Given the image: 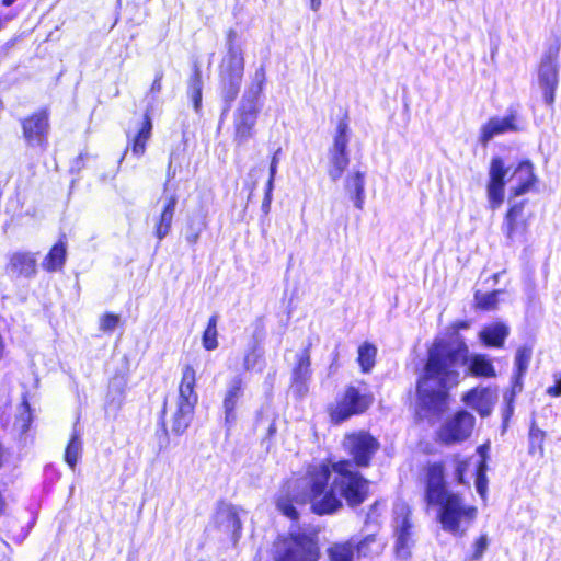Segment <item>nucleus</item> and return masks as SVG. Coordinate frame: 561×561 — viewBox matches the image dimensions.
Returning <instances> with one entry per match:
<instances>
[{
	"label": "nucleus",
	"instance_id": "f257e3e1",
	"mask_svg": "<svg viewBox=\"0 0 561 561\" xmlns=\"http://www.w3.org/2000/svg\"><path fill=\"white\" fill-rule=\"evenodd\" d=\"M306 480V485L298 481H284L275 497L277 511L291 522L299 520L298 507L308 503L314 515L330 516L343 508V501L350 508H356L370 496V481L359 469L352 468L346 458L309 465Z\"/></svg>",
	"mask_w": 561,
	"mask_h": 561
},
{
	"label": "nucleus",
	"instance_id": "f03ea898",
	"mask_svg": "<svg viewBox=\"0 0 561 561\" xmlns=\"http://www.w3.org/2000/svg\"><path fill=\"white\" fill-rule=\"evenodd\" d=\"M467 363L468 376L484 379L497 376L493 360L486 354L479 353L469 357V347L463 339L459 337L455 342L434 341L417 374L414 390L405 394L417 419H440L449 410L451 391L460 382L458 367Z\"/></svg>",
	"mask_w": 561,
	"mask_h": 561
},
{
	"label": "nucleus",
	"instance_id": "7ed1b4c3",
	"mask_svg": "<svg viewBox=\"0 0 561 561\" xmlns=\"http://www.w3.org/2000/svg\"><path fill=\"white\" fill-rule=\"evenodd\" d=\"M423 501L435 511L442 529L456 537L465 536L478 517V507L467 504L461 493L450 490L443 460L427 461L422 469Z\"/></svg>",
	"mask_w": 561,
	"mask_h": 561
},
{
	"label": "nucleus",
	"instance_id": "20e7f679",
	"mask_svg": "<svg viewBox=\"0 0 561 561\" xmlns=\"http://www.w3.org/2000/svg\"><path fill=\"white\" fill-rule=\"evenodd\" d=\"M196 387L197 373L192 364H185L178 385L175 410L171 415V433L175 436H182L193 422L198 404Z\"/></svg>",
	"mask_w": 561,
	"mask_h": 561
},
{
	"label": "nucleus",
	"instance_id": "39448f33",
	"mask_svg": "<svg viewBox=\"0 0 561 561\" xmlns=\"http://www.w3.org/2000/svg\"><path fill=\"white\" fill-rule=\"evenodd\" d=\"M244 71L243 49L237 41V33L229 31L227 35V54L219 67L221 95L229 105L237 98Z\"/></svg>",
	"mask_w": 561,
	"mask_h": 561
},
{
	"label": "nucleus",
	"instance_id": "423d86ee",
	"mask_svg": "<svg viewBox=\"0 0 561 561\" xmlns=\"http://www.w3.org/2000/svg\"><path fill=\"white\" fill-rule=\"evenodd\" d=\"M374 402L373 392L362 391L359 387L350 383L327 407V414L332 424L340 425L354 416L367 413Z\"/></svg>",
	"mask_w": 561,
	"mask_h": 561
},
{
	"label": "nucleus",
	"instance_id": "0eeeda50",
	"mask_svg": "<svg viewBox=\"0 0 561 561\" xmlns=\"http://www.w3.org/2000/svg\"><path fill=\"white\" fill-rule=\"evenodd\" d=\"M321 550L317 533L291 531L279 541L275 561H319Z\"/></svg>",
	"mask_w": 561,
	"mask_h": 561
},
{
	"label": "nucleus",
	"instance_id": "6e6552de",
	"mask_svg": "<svg viewBox=\"0 0 561 561\" xmlns=\"http://www.w3.org/2000/svg\"><path fill=\"white\" fill-rule=\"evenodd\" d=\"M342 446L355 469L369 468L381 447L379 439L366 430L346 433Z\"/></svg>",
	"mask_w": 561,
	"mask_h": 561
},
{
	"label": "nucleus",
	"instance_id": "1a4fd4ad",
	"mask_svg": "<svg viewBox=\"0 0 561 561\" xmlns=\"http://www.w3.org/2000/svg\"><path fill=\"white\" fill-rule=\"evenodd\" d=\"M474 428V415L466 409L456 410L437 430L436 442L446 447L461 444L472 436Z\"/></svg>",
	"mask_w": 561,
	"mask_h": 561
},
{
	"label": "nucleus",
	"instance_id": "9d476101",
	"mask_svg": "<svg viewBox=\"0 0 561 561\" xmlns=\"http://www.w3.org/2000/svg\"><path fill=\"white\" fill-rule=\"evenodd\" d=\"M528 204V199L510 201L502 222V231L507 240L515 241L526 236L534 217Z\"/></svg>",
	"mask_w": 561,
	"mask_h": 561
},
{
	"label": "nucleus",
	"instance_id": "9b49d317",
	"mask_svg": "<svg viewBox=\"0 0 561 561\" xmlns=\"http://www.w3.org/2000/svg\"><path fill=\"white\" fill-rule=\"evenodd\" d=\"M559 48L549 49L540 60L537 71V84L542 93L543 101L551 106L554 102L556 90L559 84Z\"/></svg>",
	"mask_w": 561,
	"mask_h": 561
},
{
	"label": "nucleus",
	"instance_id": "f8f14e48",
	"mask_svg": "<svg viewBox=\"0 0 561 561\" xmlns=\"http://www.w3.org/2000/svg\"><path fill=\"white\" fill-rule=\"evenodd\" d=\"M507 169L500 157L492 158L489 167V180L486 183V196L489 207L493 210L500 208L505 199V183Z\"/></svg>",
	"mask_w": 561,
	"mask_h": 561
},
{
	"label": "nucleus",
	"instance_id": "ddd939ff",
	"mask_svg": "<svg viewBox=\"0 0 561 561\" xmlns=\"http://www.w3.org/2000/svg\"><path fill=\"white\" fill-rule=\"evenodd\" d=\"M510 181L514 182V185L510 188L508 201L535 191L538 178L533 163L528 160L518 162L510 174Z\"/></svg>",
	"mask_w": 561,
	"mask_h": 561
},
{
	"label": "nucleus",
	"instance_id": "4468645a",
	"mask_svg": "<svg viewBox=\"0 0 561 561\" xmlns=\"http://www.w3.org/2000/svg\"><path fill=\"white\" fill-rule=\"evenodd\" d=\"M350 164L346 142H334L328 152L327 173L331 181L336 182Z\"/></svg>",
	"mask_w": 561,
	"mask_h": 561
},
{
	"label": "nucleus",
	"instance_id": "2eb2a0df",
	"mask_svg": "<svg viewBox=\"0 0 561 561\" xmlns=\"http://www.w3.org/2000/svg\"><path fill=\"white\" fill-rule=\"evenodd\" d=\"M365 182L366 172L359 170H354L353 172L348 173L343 181V188L347 198L358 210L364 208Z\"/></svg>",
	"mask_w": 561,
	"mask_h": 561
},
{
	"label": "nucleus",
	"instance_id": "dca6fc26",
	"mask_svg": "<svg viewBox=\"0 0 561 561\" xmlns=\"http://www.w3.org/2000/svg\"><path fill=\"white\" fill-rule=\"evenodd\" d=\"M311 376V343H309L296 357L291 370V385L299 390H306L307 382L310 380Z\"/></svg>",
	"mask_w": 561,
	"mask_h": 561
},
{
	"label": "nucleus",
	"instance_id": "f3484780",
	"mask_svg": "<svg viewBox=\"0 0 561 561\" xmlns=\"http://www.w3.org/2000/svg\"><path fill=\"white\" fill-rule=\"evenodd\" d=\"M461 400L481 417H488L491 414L494 403L490 399V389L488 387H473L462 394Z\"/></svg>",
	"mask_w": 561,
	"mask_h": 561
},
{
	"label": "nucleus",
	"instance_id": "a211bd4d",
	"mask_svg": "<svg viewBox=\"0 0 561 561\" xmlns=\"http://www.w3.org/2000/svg\"><path fill=\"white\" fill-rule=\"evenodd\" d=\"M68 242L66 236H60L58 240L49 248L47 254L42 261V267L47 273L60 272L67 261Z\"/></svg>",
	"mask_w": 561,
	"mask_h": 561
},
{
	"label": "nucleus",
	"instance_id": "6ab92c4d",
	"mask_svg": "<svg viewBox=\"0 0 561 561\" xmlns=\"http://www.w3.org/2000/svg\"><path fill=\"white\" fill-rule=\"evenodd\" d=\"M8 268L18 276L32 278L37 273L35 254L27 251H16L8 257Z\"/></svg>",
	"mask_w": 561,
	"mask_h": 561
},
{
	"label": "nucleus",
	"instance_id": "aec40b11",
	"mask_svg": "<svg viewBox=\"0 0 561 561\" xmlns=\"http://www.w3.org/2000/svg\"><path fill=\"white\" fill-rule=\"evenodd\" d=\"M257 107L253 100L242 101L236 118V133L240 138L252 137V129L256 122Z\"/></svg>",
	"mask_w": 561,
	"mask_h": 561
},
{
	"label": "nucleus",
	"instance_id": "412c9836",
	"mask_svg": "<svg viewBox=\"0 0 561 561\" xmlns=\"http://www.w3.org/2000/svg\"><path fill=\"white\" fill-rule=\"evenodd\" d=\"M244 393V381L240 376L234 377L228 386L224 400L222 408L225 412L226 422H232L236 419V409L239 400Z\"/></svg>",
	"mask_w": 561,
	"mask_h": 561
},
{
	"label": "nucleus",
	"instance_id": "4be33fe9",
	"mask_svg": "<svg viewBox=\"0 0 561 561\" xmlns=\"http://www.w3.org/2000/svg\"><path fill=\"white\" fill-rule=\"evenodd\" d=\"M176 203L178 197L174 194H171L165 199L163 208L154 226V236L159 241H161L170 232Z\"/></svg>",
	"mask_w": 561,
	"mask_h": 561
},
{
	"label": "nucleus",
	"instance_id": "5701e85b",
	"mask_svg": "<svg viewBox=\"0 0 561 561\" xmlns=\"http://www.w3.org/2000/svg\"><path fill=\"white\" fill-rule=\"evenodd\" d=\"M510 334L508 327L502 322L486 325L480 332V341L486 347L502 348Z\"/></svg>",
	"mask_w": 561,
	"mask_h": 561
},
{
	"label": "nucleus",
	"instance_id": "b1692460",
	"mask_svg": "<svg viewBox=\"0 0 561 561\" xmlns=\"http://www.w3.org/2000/svg\"><path fill=\"white\" fill-rule=\"evenodd\" d=\"M102 164V161L98 157H93L88 153H80L73 160L71 170L80 172L84 169H89L96 179L102 181L113 178L112 173H107L103 170Z\"/></svg>",
	"mask_w": 561,
	"mask_h": 561
},
{
	"label": "nucleus",
	"instance_id": "393cba45",
	"mask_svg": "<svg viewBox=\"0 0 561 561\" xmlns=\"http://www.w3.org/2000/svg\"><path fill=\"white\" fill-rule=\"evenodd\" d=\"M378 348L374 342L364 341L357 347L356 363L362 374H370L377 364Z\"/></svg>",
	"mask_w": 561,
	"mask_h": 561
},
{
	"label": "nucleus",
	"instance_id": "a878e982",
	"mask_svg": "<svg viewBox=\"0 0 561 561\" xmlns=\"http://www.w3.org/2000/svg\"><path fill=\"white\" fill-rule=\"evenodd\" d=\"M515 117L513 115L506 117H493L481 129L483 140L504 135L507 131L515 130Z\"/></svg>",
	"mask_w": 561,
	"mask_h": 561
},
{
	"label": "nucleus",
	"instance_id": "bb28decb",
	"mask_svg": "<svg viewBox=\"0 0 561 561\" xmlns=\"http://www.w3.org/2000/svg\"><path fill=\"white\" fill-rule=\"evenodd\" d=\"M329 561H354L355 545L353 539L335 541L325 549Z\"/></svg>",
	"mask_w": 561,
	"mask_h": 561
},
{
	"label": "nucleus",
	"instance_id": "cd10ccee",
	"mask_svg": "<svg viewBox=\"0 0 561 561\" xmlns=\"http://www.w3.org/2000/svg\"><path fill=\"white\" fill-rule=\"evenodd\" d=\"M48 128L47 116L44 113L36 114L23 123L24 136L27 139L42 138Z\"/></svg>",
	"mask_w": 561,
	"mask_h": 561
},
{
	"label": "nucleus",
	"instance_id": "c85d7f7f",
	"mask_svg": "<svg viewBox=\"0 0 561 561\" xmlns=\"http://www.w3.org/2000/svg\"><path fill=\"white\" fill-rule=\"evenodd\" d=\"M413 523L411 519V512L407 511L401 524L397 530L396 550L397 552H405L410 548L412 537Z\"/></svg>",
	"mask_w": 561,
	"mask_h": 561
},
{
	"label": "nucleus",
	"instance_id": "c756f323",
	"mask_svg": "<svg viewBox=\"0 0 561 561\" xmlns=\"http://www.w3.org/2000/svg\"><path fill=\"white\" fill-rule=\"evenodd\" d=\"M546 436V432L537 426L536 421H531L528 431V454L530 456L543 457Z\"/></svg>",
	"mask_w": 561,
	"mask_h": 561
},
{
	"label": "nucleus",
	"instance_id": "7c9ffc66",
	"mask_svg": "<svg viewBox=\"0 0 561 561\" xmlns=\"http://www.w3.org/2000/svg\"><path fill=\"white\" fill-rule=\"evenodd\" d=\"M355 545V554L357 558H368L381 553L383 546L378 542L376 534H369L363 537Z\"/></svg>",
	"mask_w": 561,
	"mask_h": 561
},
{
	"label": "nucleus",
	"instance_id": "2f4dec72",
	"mask_svg": "<svg viewBox=\"0 0 561 561\" xmlns=\"http://www.w3.org/2000/svg\"><path fill=\"white\" fill-rule=\"evenodd\" d=\"M218 314L214 313L208 318L207 324L202 333V346L205 351H215L218 345Z\"/></svg>",
	"mask_w": 561,
	"mask_h": 561
},
{
	"label": "nucleus",
	"instance_id": "473e14b6",
	"mask_svg": "<svg viewBox=\"0 0 561 561\" xmlns=\"http://www.w3.org/2000/svg\"><path fill=\"white\" fill-rule=\"evenodd\" d=\"M450 461L453 465V477L455 483L459 485H467V473L471 465L470 458L456 453L451 455Z\"/></svg>",
	"mask_w": 561,
	"mask_h": 561
},
{
	"label": "nucleus",
	"instance_id": "72a5a7b5",
	"mask_svg": "<svg viewBox=\"0 0 561 561\" xmlns=\"http://www.w3.org/2000/svg\"><path fill=\"white\" fill-rule=\"evenodd\" d=\"M500 293V289H494L489 293L477 290L473 296L474 308L481 311L495 310L497 308Z\"/></svg>",
	"mask_w": 561,
	"mask_h": 561
},
{
	"label": "nucleus",
	"instance_id": "f704fd0d",
	"mask_svg": "<svg viewBox=\"0 0 561 561\" xmlns=\"http://www.w3.org/2000/svg\"><path fill=\"white\" fill-rule=\"evenodd\" d=\"M533 355V348L530 345H522L516 350L514 358V371L517 377L525 376Z\"/></svg>",
	"mask_w": 561,
	"mask_h": 561
},
{
	"label": "nucleus",
	"instance_id": "c9c22d12",
	"mask_svg": "<svg viewBox=\"0 0 561 561\" xmlns=\"http://www.w3.org/2000/svg\"><path fill=\"white\" fill-rule=\"evenodd\" d=\"M202 75L198 68L194 70L188 83V94L194 103L195 110H198L202 103Z\"/></svg>",
	"mask_w": 561,
	"mask_h": 561
},
{
	"label": "nucleus",
	"instance_id": "e433bc0d",
	"mask_svg": "<svg viewBox=\"0 0 561 561\" xmlns=\"http://www.w3.org/2000/svg\"><path fill=\"white\" fill-rule=\"evenodd\" d=\"M79 450H80V440H79V434L77 432H73L70 439L67 443V446L65 448V461L67 465L75 469L78 457H79Z\"/></svg>",
	"mask_w": 561,
	"mask_h": 561
},
{
	"label": "nucleus",
	"instance_id": "4c0bfd02",
	"mask_svg": "<svg viewBox=\"0 0 561 561\" xmlns=\"http://www.w3.org/2000/svg\"><path fill=\"white\" fill-rule=\"evenodd\" d=\"M278 151L279 150H277L272 157V161H271V165H270V178L266 183L265 194H264V198L262 202V209L265 214L268 213L271 202H272V190H273L274 176H275L276 168H277V163H278V159H277Z\"/></svg>",
	"mask_w": 561,
	"mask_h": 561
},
{
	"label": "nucleus",
	"instance_id": "58836bf2",
	"mask_svg": "<svg viewBox=\"0 0 561 561\" xmlns=\"http://www.w3.org/2000/svg\"><path fill=\"white\" fill-rule=\"evenodd\" d=\"M486 472H488V466H484L483 462L477 463L476 469H474V484H476L478 494L480 495V497L483 501H485L488 497L489 480L486 477Z\"/></svg>",
	"mask_w": 561,
	"mask_h": 561
},
{
	"label": "nucleus",
	"instance_id": "ea45409f",
	"mask_svg": "<svg viewBox=\"0 0 561 561\" xmlns=\"http://www.w3.org/2000/svg\"><path fill=\"white\" fill-rule=\"evenodd\" d=\"M489 537L486 534H480L472 543V551L465 561H480L489 547Z\"/></svg>",
	"mask_w": 561,
	"mask_h": 561
},
{
	"label": "nucleus",
	"instance_id": "a19ab883",
	"mask_svg": "<svg viewBox=\"0 0 561 561\" xmlns=\"http://www.w3.org/2000/svg\"><path fill=\"white\" fill-rule=\"evenodd\" d=\"M121 323V318L114 312H104L99 320V329L103 333H112Z\"/></svg>",
	"mask_w": 561,
	"mask_h": 561
},
{
	"label": "nucleus",
	"instance_id": "79ce46f5",
	"mask_svg": "<svg viewBox=\"0 0 561 561\" xmlns=\"http://www.w3.org/2000/svg\"><path fill=\"white\" fill-rule=\"evenodd\" d=\"M152 123L148 114L140 122V127L134 140H147L151 136Z\"/></svg>",
	"mask_w": 561,
	"mask_h": 561
},
{
	"label": "nucleus",
	"instance_id": "37998d69",
	"mask_svg": "<svg viewBox=\"0 0 561 561\" xmlns=\"http://www.w3.org/2000/svg\"><path fill=\"white\" fill-rule=\"evenodd\" d=\"M167 408H168V402H167V400H164V402L162 404V409L160 411V422H159L160 427L163 433V443L160 444V449L167 448L169 446V435L167 432V424H165Z\"/></svg>",
	"mask_w": 561,
	"mask_h": 561
},
{
	"label": "nucleus",
	"instance_id": "c03bdc74",
	"mask_svg": "<svg viewBox=\"0 0 561 561\" xmlns=\"http://www.w3.org/2000/svg\"><path fill=\"white\" fill-rule=\"evenodd\" d=\"M546 393L551 398L561 396V371L553 374V385L546 389Z\"/></svg>",
	"mask_w": 561,
	"mask_h": 561
},
{
	"label": "nucleus",
	"instance_id": "a18cd8bd",
	"mask_svg": "<svg viewBox=\"0 0 561 561\" xmlns=\"http://www.w3.org/2000/svg\"><path fill=\"white\" fill-rule=\"evenodd\" d=\"M525 376L517 377V374H513L510 394L507 398H513L515 400L516 394H518L523 390V378Z\"/></svg>",
	"mask_w": 561,
	"mask_h": 561
},
{
	"label": "nucleus",
	"instance_id": "49530a36",
	"mask_svg": "<svg viewBox=\"0 0 561 561\" xmlns=\"http://www.w3.org/2000/svg\"><path fill=\"white\" fill-rule=\"evenodd\" d=\"M514 402H515V400L513 398H507L506 397V404H505V409L503 411V420H502L503 428H506L511 417L513 416V413H514Z\"/></svg>",
	"mask_w": 561,
	"mask_h": 561
},
{
	"label": "nucleus",
	"instance_id": "de8ad7c7",
	"mask_svg": "<svg viewBox=\"0 0 561 561\" xmlns=\"http://www.w3.org/2000/svg\"><path fill=\"white\" fill-rule=\"evenodd\" d=\"M489 450H490L489 443H484V444L478 446L477 453L480 456V460L478 461V463H482L483 462L484 466H488Z\"/></svg>",
	"mask_w": 561,
	"mask_h": 561
},
{
	"label": "nucleus",
	"instance_id": "09e8293b",
	"mask_svg": "<svg viewBox=\"0 0 561 561\" xmlns=\"http://www.w3.org/2000/svg\"><path fill=\"white\" fill-rule=\"evenodd\" d=\"M162 78H163V73L160 71L156 75V78L150 87V91L149 93L154 95V94H159L162 90Z\"/></svg>",
	"mask_w": 561,
	"mask_h": 561
},
{
	"label": "nucleus",
	"instance_id": "8fccbe9b",
	"mask_svg": "<svg viewBox=\"0 0 561 561\" xmlns=\"http://www.w3.org/2000/svg\"><path fill=\"white\" fill-rule=\"evenodd\" d=\"M230 518L232 519L233 522V525H234V531L237 534V538L240 536V533H241V529H242V524H241V520L238 516V514L236 512H231L229 514Z\"/></svg>",
	"mask_w": 561,
	"mask_h": 561
},
{
	"label": "nucleus",
	"instance_id": "3c124183",
	"mask_svg": "<svg viewBox=\"0 0 561 561\" xmlns=\"http://www.w3.org/2000/svg\"><path fill=\"white\" fill-rule=\"evenodd\" d=\"M3 466V450L0 449V468ZM7 506L5 497L0 491V516L4 513Z\"/></svg>",
	"mask_w": 561,
	"mask_h": 561
},
{
	"label": "nucleus",
	"instance_id": "603ef678",
	"mask_svg": "<svg viewBox=\"0 0 561 561\" xmlns=\"http://www.w3.org/2000/svg\"><path fill=\"white\" fill-rule=\"evenodd\" d=\"M201 231L194 230L186 236V241L191 245H195L199 240Z\"/></svg>",
	"mask_w": 561,
	"mask_h": 561
},
{
	"label": "nucleus",
	"instance_id": "864d4df0",
	"mask_svg": "<svg viewBox=\"0 0 561 561\" xmlns=\"http://www.w3.org/2000/svg\"><path fill=\"white\" fill-rule=\"evenodd\" d=\"M145 145L146 142H133L131 149L134 153H136L137 156L142 154L145 152Z\"/></svg>",
	"mask_w": 561,
	"mask_h": 561
},
{
	"label": "nucleus",
	"instance_id": "5fc2aeb1",
	"mask_svg": "<svg viewBox=\"0 0 561 561\" xmlns=\"http://www.w3.org/2000/svg\"><path fill=\"white\" fill-rule=\"evenodd\" d=\"M321 7V0H310V8L313 11H318Z\"/></svg>",
	"mask_w": 561,
	"mask_h": 561
},
{
	"label": "nucleus",
	"instance_id": "6e6d98bb",
	"mask_svg": "<svg viewBox=\"0 0 561 561\" xmlns=\"http://www.w3.org/2000/svg\"><path fill=\"white\" fill-rule=\"evenodd\" d=\"M275 433H276V424L273 422V423H271V424H270V426H268L267 435H268L270 437H272V436H274V435H275Z\"/></svg>",
	"mask_w": 561,
	"mask_h": 561
},
{
	"label": "nucleus",
	"instance_id": "4d7b16f0",
	"mask_svg": "<svg viewBox=\"0 0 561 561\" xmlns=\"http://www.w3.org/2000/svg\"><path fill=\"white\" fill-rule=\"evenodd\" d=\"M454 328L459 330V329H467L468 328V322L467 321H458L457 323L454 324Z\"/></svg>",
	"mask_w": 561,
	"mask_h": 561
},
{
	"label": "nucleus",
	"instance_id": "13d9d810",
	"mask_svg": "<svg viewBox=\"0 0 561 561\" xmlns=\"http://www.w3.org/2000/svg\"><path fill=\"white\" fill-rule=\"evenodd\" d=\"M22 405L24 407L25 411L31 414V407L27 400H23Z\"/></svg>",
	"mask_w": 561,
	"mask_h": 561
},
{
	"label": "nucleus",
	"instance_id": "bf43d9fd",
	"mask_svg": "<svg viewBox=\"0 0 561 561\" xmlns=\"http://www.w3.org/2000/svg\"><path fill=\"white\" fill-rule=\"evenodd\" d=\"M16 0H2V4L4 7H10L12 5Z\"/></svg>",
	"mask_w": 561,
	"mask_h": 561
},
{
	"label": "nucleus",
	"instance_id": "052dcab7",
	"mask_svg": "<svg viewBox=\"0 0 561 561\" xmlns=\"http://www.w3.org/2000/svg\"><path fill=\"white\" fill-rule=\"evenodd\" d=\"M244 369L249 370L250 369V366L248 364V356L245 357L244 359Z\"/></svg>",
	"mask_w": 561,
	"mask_h": 561
},
{
	"label": "nucleus",
	"instance_id": "680f3d73",
	"mask_svg": "<svg viewBox=\"0 0 561 561\" xmlns=\"http://www.w3.org/2000/svg\"><path fill=\"white\" fill-rule=\"evenodd\" d=\"M254 186H255V183H252L251 187H250V192L252 193V191L254 190Z\"/></svg>",
	"mask_w": 561,
	"mask_h": 561
},
{
	"label": "nucleus",
	"instance_id": "e2e57ef3",
	"mask_svg": "<svg viewBox=\"0 0 561 561\" xmlns=\"http://www.w3.org/2000/svg\"><path fill=\"white\" fill-rule=\"evenodd\" d=\"M0 449L2 450V448L0 447Z\"/></svg>",
	"mask_w": 561,
	"mask_h": 561
}]
</instances>
